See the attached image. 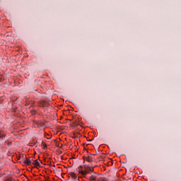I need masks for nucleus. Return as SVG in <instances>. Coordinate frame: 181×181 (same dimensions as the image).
Returning <instances> with one entry per match:
<instances>
[{"label":"nucleus","mask_w":181,"mask_h":181,"mask_svg":"<svg viewBox=\"0 0 181 181\" xmlns=\"http://www.w3.org/2000/svg\"><path fill=\"white\" fill-rule=\"evenodd\" d=\"M78 173L82 174V176H86V175H87V173H89V172H92V169L90 167L88 168H83V166H80L79 168H78Z\"/></svg>","instance_id":"f257e3e1"},{"label":"nucleus","mask_w":181,"mask_h":181,"mask_svg":"<svg viewBox=\"0 0 181 181\" xmlns=\"http://www.w3.org/2000/svg\"><path fill=\"white\" fill-rule=\"evenodd\" d=\"M98 177V175H97V173H93V175H91L90 176V177L88 178L89 181H97V177Z\"/></svg>","instance_id":"f03ea898"},{"label":"nucleus","mask_w":181,"mask_h":181,"mask_svg":"<svg viewBox=\"0 0 181 181\" xmlns=\"http://www.w3.org/2000/svg\"><path fill=\"white\" fill-rule=\"evenodd\" d=\"M25 165H27L28 166L30 165V163H32V160L25 158L24 160Z\"/></svg>","instance_id":"7ed1b4c3"},{"label":"nucleus","mask_w":181,"mask_h":181,"mask_svg":"<svg viewBox=\"0 0 181 181\" xmlns=\"http://www.w3.org/2000/svg\"><path fill=\"white\" fill-rule=\"evenodd\" d=\"M33 165H36V166H40V163H39V160H34V162L33 163Z\"/></svg>","instance_id":"20e7f679"},{"label":"nucleus","mask_w":181,"mask_h":181,"mask_svg":"<svg viewBox=\"0 0 181 181\" xmlns=\"http://www.w3.org/2000/svg\"><path fill=\"white\" fill-rule=\"evenodd\" d=\"M86 160H87V162H93V157L88 156L86 157Z\"/></svg>","instance_id":"39448f33"},{"label":"nucleus","mask_w":181,"mask_h":181,"mask_svg":"<svg viewBox=\"0 0 181 181\" xmlns=\"http://www.w3.org/2000/svg\"><path fill=\"white\" fill-rule=\"evenodd\" d=\"M71 177H73L74 179H77V175L74 173H71Z\"/></svg>","instance_id":"423d86ee"},{"label":"nucleus","mask_w":181,"mask_h":181,"mask_svg":"<svg viewBox=\"0 0 181 181\" xmlns=\"http://www.w3.org/2000/svg\"><path fill=\"white\" fill-rule=\"evenodd\" d=\"M46 105H47V103L43 102L42 103V107H46Z\"/></svg>","instance_id":"0eeeda50"},{"label":"nucleus","mask_w":181,"mask_h":181,"mask_svg":"<svg viewBox=\"0 0 181 181\" xmlns=\"http://www.w3.org/2000/svg\"><path fill=\"white\" fill-rule=\"evenodd\" d=\"M2 136H4L1 135V136H0V138H2Z\"/></svg>","instance_id":"6e6552de"}]
</instances>
